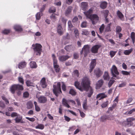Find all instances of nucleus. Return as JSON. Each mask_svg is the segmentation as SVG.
<instances>
[{
    "mask_svg": "<svg viewBox=\"0 0 135 135\" xmlns=\"http://www.w3.org/2000/svg\"><path fill=\"white\" fill-rule=\"evenodd\" d=\"M90 81L89 79L86 77H84L82 80L81 84L84 90H88L90 91V93H88V96L90 97L92 95L93 91L92 88L89 86Z\"/></svg>",
    "mask_w": 135,
    "mask_h": 135,
    "instance_id": "nucleus-1",
    "label": "nucleus"
},
{
    "mask_svg": "<svg viewBox=\"0 0 135 135\" xmlns=\"http://www.w3.org/2000/svg\"><path fill=\"white\" fill-rule=\"evenodd\" d=\"M32 46L33 47V49L36 55H40L42 51V46L39 44H33Z\"/></svg>",
    "mask_w": 135,
    "mask_h": 135,
    "instance_id": "nucleus-2",
    "label": "nucleus"
},
{
    "mask_svg": "<svg viewBox=\"0 0 135 135\" xmlns=\"http://www.w3.org/2000/svg\"><path fill=\"white\" fill-rule=\"evenodd\" d=\"M53 86V92L56 96H57L58 93H61L60 82H58L57 85H54Z\"/></svg>",
    "mask_w": 135,
    "mask_h": 135,
    "instance_id": "nucleus-3",
    "label": "nucleus"
},
{
    "mask_svg": "<svg viewBox=\"0 0 135 135\" xmlns=\"http://www.w3.org/2000/svg\"><path fill=\"white\" fill-rule=\"evenodd\" d=\"M23 89L22 86L19 84H14L11 86L10 90L12 93L14 94L16 90H22Z\"/></svg>",
    "mask_w": 135,
    "mask_h": 135,
    "instance_id": "nucleus-4",
    "label": "nucleus"
},
{
    "mask_svg": "<svg viewBox=\"0 0 135 135\" xmlns=\"http://www.w3.org/2000/svg\"><path fill=\"white\" fill-rule=\"evenodd\" d=\"M111 70V73L113 76V77L116 78H114V79H119L120 78L119 77L117 76V75H119V73L115 65H113L112 66Z\"/></svg>",
    "mask_w": 135,
    "mask_h": 135,
    "instance_id": "nucleus-5",
    "label": "nucleus"
},
{
    "mask_svg": "<svg viewBox=\"0 0 135 135\" xmlns=\"http://www.w3.org/2000/svg\"><path fill=\"white\" fill-rule=\"evenodd\" d=\"M52 57L53 60L54 66L55 70L57 73H58L60 69L59 66L58 64L57 60L54 54H52Z\"/></svg>",
    "mask_w": 135,
    "mask_h": 135,
    "instance_id": "nucleus-6",
    "label": "nucleus"
},
{
    "mask_svg": "<svg viewBox=\"0 0 135 135\" xmlns=\"http://www.w3.org/2000/svg\"><path fill=\"white\" fill-rule=\"evenodd\" d=\"M99 18V17L97 15L94 14L91 15L90 19L91 21L92 24L93 25H95L98 22Z\"/></svg>",
    "mask_w": 135,
    "mask_h": 135,
    "instance_id": "nucleus-7",
    "label": "nucleus"
},
{
    "mask_svg": "<svg viewBox=\"0 0 135 135\" xmlns=\"http://www.w3.org/2000/svg\"><path fill=\"white\" fill-rule=\"evenodd\" d=\"M90 47L88 45H85L82 48V50L80 52L81 54H82L83 52H84V56L85 57L87 54L89 52Z\"/></svg>",
    "mask_w": 135,
    "mask_h": 135,
    "instance_id": "nucleus-8",
    "label": "nucleus"
},
{
    "mask_svg": "<svg viewBox=\"0 0 135 135\" xmlns=\"http://www.w3.org/2000/svg\"><path fill=\"white\" fill-rule=\"evenodd\" d=\"M127 122L126 126L129 127L133 126V124L132 122L135 121V118L132 117H129L127 119Z\"/></svg>",
    "mask_w": 135,
    "mask_h": 135,
    "instance_id": "nucleus-9",
    "label": "nucleus"
},
{
    "mask_svg": "<svg viewBox=\"0 0 135 135\" xmlns=\"http://www.w3.org/2000/svg\"><path fill=\"white\" fill-rule=\"evenodd\" d=\"M93 9L92 8H91L88 11L84 12V13L87 18L90 19L92 15H91V13L93 12Z\"/></svg>",
    "mask_w": 135,
    "mask_h": 135,
    "instance_id": "nucleus-10",
    "label": "nucleus"
},
{
    "mask_svg": "<svg viewBox=\"0 0 135 135\" xmlns=\"http://www.w3.org/2000/svg\"><path fill=\"white\" fill-rule=\"evenodd\" d=\"M103 83L104 81L103 80L100 79L99 80L96 84V89H99L102 86Z\"/></svg>",
    "mask_w": 135,
    "mask_h": 135,
    "instance_id": "nucleus-11",
    "label": "nucleus"
},
{
    "mask_svg": "<svg viewBox=\"0 0 135 135\" xmlns=\"http://www.w3.org/2000/svg\"><path fill=\"white\" fill-rule=\"evenodd\" d=\"M36 98H38V102L41 103H44L46 102L47 99L44 96H41L37 98L36 96Z\"/></svg>",
    "mask_w": 135,
    "mask_h": 135,
    "instance_id": "nucleus-12",
    "label": "nucleus"
},
{
    "mask_svg": "<svg viewBox=\"0 0 135 135\" xmlns=\"http://www.w3.org/2000/svg\"><path fill=\"white\" fill-rule=\"evenodd\" d=\"M80 7L82 10L85 11L88 7V4L87 3L85 2H83L81 3Z\"/></svg>",
    "mask_w": 135,
    "mask_h": 135,
    "instance_id": "nucleus-13",
    "label": "nucleus"
},
{
    "mask_svg": "<svg viewBox=\"0 0 135 135\" xmlns=\"http://www.w3.org/2000/svg\"><path fill=\"white\" fill-rule=\"evenodd\" d=\"M40 85L43 88H45L46 87L47 84L45 78H43L41 79Z\"/></svg>",
    "mask_w": 135,
    "mask_h": 135,
    "instance_id": "nucleus-14",
    "label": "nucleus"
},
{
    "mask_svg": "<svg viewBox=\"0 0 135 135\" xmlns=\"http://www.w3.org/2000/svg\"><path fill=\"white\" fill-rule=\"evenodd\" d=\"M74 85L76 88L80 90L83 91L84 90V89L83 87L82 84H81V85L79 82L78 81H75L74 83Z\"/></svg>",
    "mask_w": 135,
    "mask_h": 135,
    "instance_id": "nucleus-15",
    "label": "nucleus"
},
{
    "mask_svg": "<svg viewBox=\"0 0 135 135\" xmlns=\"http://www.w3.org/2000/svg\"><path fill=\"white\" fill-rule=\"evenodd\" d=\"M100 47V46L98 45H96L92 47L91 49V51L92 52L96 53L98 52V50Z\"/></svg>",
    "mask_w": 135,
    "mask_h": 135,
    "instance_id": "nucleus-16",
    "label": "nucleus"
},
{
    "mask_svg": "<svg viewBox=\"0 0 135 135\" xmlns=\"http://www.w3.org/2000/svg\"><path fill=\"white\" fill-rule=\"evenodd\" d=\"M69 102V100H67L66 99L64 98L62 99V103L64 106L69 108L70 107V106L68 104Z\"/></svg>",
    "mask_w": 135,
    "mask_h": 135,
    "instance_id": "nucleus-17",
    "label": "nucleus"
},
{
    "mask_svg": "<svg viewBox=\"0 0 135 135\" xmlns=\"http://www.w3.org/2000/svg\"><path fill=\"white\" fill-rule=\"evenodd\" d=\"M70 57V56L68 55H63L60 56L59 57V59L60 61H63L66 60Z\"/></svg>",
    "mask_w": 135,
    "mask_h": 135,
    "instance_id": "nucleus-18",
    "label": "nucleus"
},
{
    "mask_svg": "<svg viewBox=\"0 0 135 135\" xmlns=\"http://www.w3.org/2000/svg\"><path fill=\"white\" fill-rule=\"evenodd\" d=\"M94 73L96 76L98 77H99L103 73L99 68H97L94 70Z\"/></svg>",
    "mask_w": 135,
    "mask_h": 135,
    "instance_id": "nucleus-19",
    "label": "nucleus"
},
{
    "mask_svg": "<svg viewBox=\"0 0 135 135\" xmlns=\"http://www.w3.org/2000/svg\"><path fill=\"white\" fill-rule=\"evenodd\" d=\"M106 97L107 95L104 94L100 93L97 95V98L98 99V100H101L102 99L105 98Z\"/></svg>",
    "mask_w": 135,
    "mask_h": 135,
    "instance_id": "nucleus-20",
    "label": "nucleus"
},
{
    "mask_svg": "<svg viewBox=\"0 0 135 135\" xmlns=\"http://www.w3.org/2000/svg\"><path fill=\"white\" fill-rule=\"evenodd\" d=\"M14 29L16 31L21 32L22 31V29L21 27L18 25H16L14 26Z\"/></svg>",
    "mask_w": 135,
    "mask_h": 135,
    "instance_id": "nucleus-21",
    "label": "nucleus"
},
{
    "mask_svg": "<svg viewBox=\"0 0 135 135\" xmlns=\"http://www.w3.org/2000/svg\"><path fill=\"white\" fill-rule=\"evenodd\" d=\"M107 119L111 120L109 116L105 115L102 116L100 118V120L101 122H104Z\"/></svg>",
    "mask_w": 135,
    "mask_h": 135,
    "instance_id": "nucleus-22",
    "label": "nucleus"
},
{
    "mask_svg": "<svg viewBox=\"0 0 135 135\" xmlns=\"http://www.w3.org/2000/svg\"><path fill=\"white\" fill-rule=\"evenodd\" d=\"M57 29V32L60 35H62L63 34V32L62 31V28L61 25H59L58 26Z\"/></svg>",
    "mask_w": 135,
    "mask_h": 135,
    "instance_id": "nucleus-23",
    "label": "nucleus"
},
{
    "mask_svg": "<svg viewBox=\"0 0 135 135\" xmlns=\"http://www.w3.org/2000/svg\"><path fill=\"white\" fill-rule=\"evenodd\" d=\"M107 3L105 1H103L101 2L100 7L103 9H105L107 7Z\"/></svg>",
    "mask_w": 135,
    "mask_h": 135,
    "instance_id": "nucleus-24",
    "label": "nucleus"
},
{
    "mask_svg": "<svg viewBox=\"0 0 135 135\" xmlns=\"http://www.w3.org/2000/svg\"><path fill=\"white\" fill-rule=\"evenodd\" d=\"M27 108L28 109H30L32 108L33 106V104L32 102L31 101L28 102L27 104Z\"/></svg>",
    "mask_w": 135,
    "mask_h": 135,
    "instance_id": "nucleus-25",
    "label": "nucleus"
},
{
    "mask_svg": "<svg viewBox=\"0 0 135 135\" xmlns=\"http://www.w3.org/2000/svg\"><path fill=\"white\" fill-rule=\"evenodd\" d=\"M83 107L84 110H86L88 107L87 105V99H86L84 100L83 104Z\"/></svg>",
    "mask_w": 135,
    "mask_h": 135,
    "instance_id": "nucleus-26",
    "label": "nucleus"
},
{
    "mask_svg": "<svg viewBox=\"0 0 135 135\" xmlns=\"http://www.w3.org/2000/svg\"><path fill=\"white\" fill-rule=\"evenodd\" d=\"M26 64L25 62H22L20 63L18 65V68L21 69L24 68L26 65Z\"/></svg>",
    "mask_w": 135,
    "mask_h": 135,
    "instance_id": "nucleus-27",
    "label": "nucleus"
},
{
    "mask_svg": "<svg viewBox=\"0 0 135 135\" xmlns=\"http://www.w3.org/2000/svg\"><path fill=\"white\" fill-rule=\"evenodd\" d=\"M30 66L32 68H36L37 67L36 62L34 61L31 62L30 63Z\"/></svg>",
    "mask_w": 135,
    "mask_h": 135,
    "instance_id": "nucleus-28",
    "label": "nucleus"
},
{
    "mask_svg": "<svg viewBox=\"0 0 135 135\" xmlns=\"http://www.w3.org/2000/svg\"><path fill=\"white\" fill-rule=\"evenodd\" d=\"M72 9L71 7L69 6L68 7L67 9L66 10L65 14L66 15H68L70 14L71 12Z\"/></svg>",
    "mask_w": 135,
    "mask_h": 135,
    "instance_id": "nucleus-29",
    "label": "nucleus"
},
{
    "mask_svg": "<svg viewBox=\"0 0 135 135\" xmlns=\"http://www.w3.org/2000/svg\"><path fill=\"white\" fill-rule=\"evenodd\" d=\"M132 50L133 49L132 48L129 50H125L124 51L123 53L126 55H129L131 53Z\"/></svg>",
    "mask_w": 135,
    "mask_h": 135,
    "instance_id": "nucleus-30",
    "label": "nucleus"
},
{
    "mask_svg": "<svg viewBox=\"0 0 135 135\" xmlns=\"http://www.w3.org/2000/svg\"><path fill=\"white\" fill-rule=\"evenodd\" d=\"M117 16L121 20H123V16L122 14L119 11H118L117 12Z\"/></svg>",
    "mask_w": 135,
    "mask_h": 135,
    "instance_id": "nucleus-31",
    "label": "nucleus"
},
{
    "mask_svg": "<svg viewBox=\"0 0 135 135\" xmlns=\"http://www.w3.org/2000/svg\"><path fill=\"white\" fill-rule=\"evenodd\" d=\"M22 118V116L18 114L15 120L16 123H19L21 122Z\"/></svg>",
    "mask_w": 135,
    "mask_h": 135,
    "instance_id": "nucleus-32",
    "label": "nucleus"
},
{
    "mask_svg": "<svg viewBox=\"0 0 135 135\" xmlns=\"http://www.w3.org/2000/svg\"><path fill=\"white\" fill-rule=\"evenodd\" d=\"M103 78L105 80H108L109 79L108 74L107 72H105L103 76Z\"/></svg>",
    "mask_w": 135,
    "mask_h": 135,
    "instance_id": "nucleus-33",
    "label": "nucleus"
},
{
    "mask_svg": "<svg viewBox=\"0 0 135 135\" xmlns=\"http://www.w3.org/2000/svg\"><path fill=\"white\" fill-rule=\"evenodd\" d=\"M79 73L78 70H75L73 72V75L75 78H76L79 76Z\"/></svg>",
    "mask_w": 135,
    "mask_h": 135,
    "instance_id": "nucleus-34",
    "label": "nucleus"
},
{
    "mask_svg": "<svg viewBox=\"0 0 135 135\" xmlns=\"http://www.w3.org/2000/svg\"><path fill=\"white\" fill-rule=\"evenodd\" d=\"M34 103L35 107V109L36 110L37 112H39L40 111V109L38 106L37 105V103L36 102H34Z\"/></svg>",
    "mask_w": 135,
    "mask_h": 135,
    "instance_id": "nucleus-35",
    "label": "nucleus"
},
{
    "mask_svg": "<svg viewBox=\"0 0 135 135\" xmlns=\"http://www.w3.org/2000/svg\"><path fill=\"white\" fill-rule=\"evenodd\" d=\"M58 15L57 14H52L50 16V18L53 21H55L57 20V17L55 16V15Z\"/></svg>",
    "mask_w": 135,
    "mask_h": 135,
    "instance_id": "nucleus-36",
    "label": "nucleus"
},
{
    "mask_svg": "<svg viewBox=\"0 0 135 135\" xmlns=\"http://www.w3.org/2000/svg\"><path fill=\"white\" fill-rule=\"evenodd\" d=\"M44 127V126L43 124H38L37 126L36 127V129H43Z\"/></svg>",
    "mask_w": 135,
    "mask_h": 135,
    "instance_id": "nucleus-37",
    "label": "nucleus"
},
{
    "mask_svg": "<svg viewBox=\"0 0 135 135\" xmlns=\"http://www.w3.org/2000/svg\"><path fill=\"white\" fill-rule=\"evenodd\" d=\"M68 30L72 31L73 30V26L72 25L71 22L70 21H68Z\"/></svg>",
    "mask_w": 135,
    "mask_h": 135,
    "instance_id": "nucleus-38",
    "label": "nucleus"
},
{
    "mask_svg": "<svg viewBox=\"0 0 135 135\" xmlns=\"http://www.w3.org/2000/svg\"><path fill=\"white\" fill-rule=\"evenodd\" d=\"M42 15V12H39L37 13L36 15V19L37 20L40 19Z\"/></svg>",
    "mask_w": 135,
    "mask_h": 135,
    "instance_id": "nucleus-39",
    "label": "nucleus"
},
{
    "mask_svg": "<svg viewBox=\"0 0 135 135\" xmlns=\"http://www.w3.org/2000/svg\"><path fill=\"white\" fill-rule=\"evenodd\" d=\"M96 64V61L95 59L93 60L90 63V66L94 68Z\"/></svg>",
    "mask_w": 135,
    "mask_h": 135,
    "instance_id": "nucleus-40",
    "label": "nucleus"
},
{
    "mask_svg": "<svg viewBox=\"0 0 135 135\" xmlns=\"http://www.w3.org/2000/svg\"><path fill=\"white\" fill-rule=\"evenodd\" d=\"M26 85L28 86H33V84L32 82L30 80H27L26 82Z\"/></svg>",
    "mask_w": 135,
    "mask_h": 135,
    "instance_id": "nucleus-41",
    "label": "nucleus"
},
{
    "mask_svg": "<svg viewBox=\"0 0 135 135\" xmlns=\"http://www.w3.org/2000/svg\"><path fill=\"white\" fill-rule=\"evenodd\" d=\"M56 10V8L55 7H52L49 9V12L50 13H53L55 12Z\"/></svg>",
    "mask_w": 135,
    "mask_h": 135,
    "instance_id": "nucleus-42",
    "label": "nucleus"
},
{
    "mask_svg": "<svg viewBox=\"0 0 135 135\" xmlns=\"http://www.w3.org/2000/svg\"><path fill=\"white\" fill-rule=\"evenodd\" d=\"M134 113H135V108H133L130 111H127L126 112L127 114H131Z\"/></svg>",
    "mask_w": 135,
    "mask_h": 135,
    "instance_id": "nucleus-43",
    "label": "nucleus"
},
{
    "mask_svg": "<svg viewBox=\"0 0 135 135\" xmlns=\"http://www.w3.org/2000/svg\"><path fill=\"white\" fill-rule=\"evenodd\" d=\"M131 38L133 44L134 43L135 40V34L134 32H132L131 34Z\"/></svg>",
    "mask_w": 135,
    "mask_h": 135,
    "instance_id": "nucleus-44",
    "label": "nucleus"
},
{
    "mask_svg": "<svg viewBox=\"0 0 135 135\" xmlns=\"http://www.w3.org/2000/svg\"><path fill=\"white\" fill-rule=\"evenodd\" d=\"M111 24H108L107 26L105 27V32H108L111 31L110 26Z\"/></svg>",
    "mask_w": 135,
    "mask_h": 135,
    "instance_id": "nucleus-45",
    "label": "nucleus"
},
{
    "mask_svg": "<svg viewBox=\"0 0 135 135\" xmlns=\"http://www.w3.org/2000/svg\"><path fill=\"white\" fill-rule=\"evenodd\" d=\"M10 31V30L9 29H5L2 31V33L6 35L9 33Z\"/></svg>",
    "mask_w": 135,
    "mask_h": 135,
    "instance_id": "nucleus-46",
    "label": "nucleus"
},
{
    "mask_svg": "<svg viewBox=\"0 0 135 135\" xmlns=\"http://www.w3.org/2000/svg\"><path fill=\"white\" fill-rule=\"evenodd\" d=\"M89 32L86 30H84L82 31V34L85 35H87L89 34Z\"/></svg>",
    "mask_w": 135,
    "mask_h": 135,
    "instance_id": "nucleus-47",
    "label": "nucleus"
},
{
    "mask_svg": "<svg viewBox=\"0 0 135 135\" xmlns=\"http://www.w3.org/2000/svg\"><path fill=\"white\" fill-rule=\"evenodd\" d=\"M117 52V51H110L109 52V54L111 57H113L115 55Z\"/></svg>",
    "mask_w": 135,
    "mask_h": 135,
    "instance_id": "nucleus-48",
    "label": "nucleus"
},
{
    "mask_svg": "<svg viewBox=\"0 0 135 135\" xmlns=\"http://www.w3.org/2000/svg\"><path fill=\"white\" fill-rule=\"evenodd\" d=\"M108 102L107 101L103 103L101 105L102 107L103 108H104L106 107L108 104Z\"/></svg>",
    "mask_w": 135,
    "mask_h": 135,
    "instance_id": "nucleus-49",
    "label": "nucleus"
},
{
    "mask_svg": "<svg viewBox=\"0 0 135 135\" xmlns=\"http://www.w3.org/2000/svg\"><path fill=\"white\" fill-rule=\"evenodd\" d=\"M74 32L75 34V36L76 38L79 37V33L77 29H75L74 30Z\"/></svg>",
    "mask_w": 135,
    "mask_h": 135,
    "instance_id": "nucleus-50",
    "label": "nucleus"
},
{
    "mask_svg": "<svg viewBox=\"0 0 135 135\" xmlns=\"http://www.w3.org/2000/svg\"><path fill=\"white\" fill-rule=\"evenodd\" d=\"M69 93L70 94L73 95H75L76 94V92L75 91L74 89H72L70 90Z\"/></svg>",
    "mask_w": 135,
    "mask_h": 135,
    "instance_id": "nucleus-51",
    "label": "nucleus"
},
{
    "mask_svg": "<svg viewBox=\"0 0 135 135\" xmlns=\"http://www.w3.org/2000/svg\"><path fill=\"white\" fill-rule=\"evenodd\" d=\"M121 30L122 28L120 26H118L117 27L116 29V31L118 33L119 32H121Z\"/></svg>",
    "mask_w": 135,
    "mask_h": 135,
    "instance_id": "nucleus-52",
    "label": "nucleus"
},
{
    "mask_svg": "<svg viewBox=\"0 0 135 135\" xmlns=\"http://www.w3.org/2000/svg\"><path fill=\"white\" fill-rule=\"evenodd\" d=\"M114 80H110L108 84V87L109 88L114 83Z\"/></svg>",
    "mask_w": 135,
    "mask_h": 135,
    "instance_id": "nucleus-53",
    "label": "nucleus"
},
{
    "mask_svg": "<svg viewBox=\"0 0 135 135\" xmlns=\"http://www.w3.org/2000/svg\"><path fill=\"white\" fill-rule=\"evenodd\" d=\"M104 28V26L103 24L99 28V30L100 32L102 33L103 32Z\"/></svg>",
    "mask_w": 135,
    "mask_h": 135,
    "instance_id": "nucleus-54",
    "label": "nucleus"
},
{
    "mask_svg": "<svg viewBox=\"0 0 135 135\" xmlns=\"http://www.w3.org/2000/svg\"><path fill=\"white\" fill-rule=\"evenodd\" d=\"M18 80L22 84H24V80L22 77H19L18 78Z\"/></svg>",
    "mask_w": 135,
    "mask_h": 135,
    "instance_id": "nucleus-55",
    "label": "nucleus"
},
{
    "mask_svg": "<svg viewBox=\"0 0 135 135\" xmlns=\"http://www.w3.org/2000/svg\"><path fill=\"white\" fill-rule=\"evenodd\" d=\"M87 23L86 22H83L81 24V26L82 28H84L86 27Z\"/></svg>",
    "mask_w": 135,
    "mask_h": 135,
    "instance_id": "nucleus-56",
    "label": "nucleus"
},
{
    "mask_svg": "<svg viewBox=\"0 0 135 135\" xmlns=\"http://www.w3.org/2000/svg\"><path fill=\"white\" fill-rule=\"evenodd\" d=\"M62 89L64 91H65L66 90V86L65 85L64 83L63 82H62Z\"/></svg>",
    "mask_w": 135,
    "mask_h": 135,
    "instance_id": "nucleus-57",
    "label": "nucleus"
},
{
    "mask_svg": "<svg viewBox=\"0 0 135 135\" xmlns=\"http://www.w3.org/2000/svg\"><path fill=\"white\" fill-rule=\"evenodd\" d=\"M121 73L123 75H128L130 74V72L124 71H122Z\"/></svg>",
    "mask_w": 135,
    "mask_h": 135,
    "instance_id": "nucleus-58",
    "label": "nucleus"
},
{
    "mask_svg": "<svg viewBox=\"0 0 135 135\" xmlns=\"http://www.w3.org/2000/svg\"><path fill=\"white\" fill-rule=\"evenodd\" d=\"M29 94L27 92H25L23 94V96L25 98H27L28 97Z\"/></svg>",
    "mask_w": 135,
    "mask_h": 135,
    "instance_id": "nucleus-59",
    "label": "nucleus"
},
{
    "mask_svg": "<svg viewBox=\"0 0 135 135\" xmlns=\"http://www.w3.org/2000/svg\"><path fill=\"white\" fill-rule=\"evenodd\" d=\"M79 110L81 116L82 118L84 117L85 115V114L83 112L81 111L80 110Z\"/></svg>",
    "mask_w": 135,
    "mask_h": 135,
    "instance_id": "nucleus-60",
    "label": "nucleus"
},
{
    "mask_svg": "<svg viewBox=\"0 0 135 135\" xmlns=\"http://www.w3.org/2000/svg\"><path fill=\"white\" fill-rule=\"evenodd\" d=\"M26 118L29 120L33 122H34L35 120V119L34 118H30L28 117H26Z\"/></svg>",
    "mask_w": 135,
    "mask_h": 135,
    "instance_id": "nucleus-61",
    "label": "nucleus"
},
{
    "mask_svg": "<svg viewBox=\"0 0 135 135\" xmlns=\"http://www.w3.org/2000/svg\"><path fill=\"white\" fill-rule=\"evenodd\" d=\"M133 100V99L132 98L130 97L129 98L127 101L126 103L128 104L131 103Z\"/></svg>",
    "mask_w": 135,
    "mask_h": 135,
    "instance_id": "nucleus-62",
    "label": "nucleus"
},
{
    "mask_svg": "<svg viewBox=\"0 0 135 135\" xmlns=\"http://www.w3.org/2000/svg\"><path fill=\"white\" fill-rule=\"evenodd\" d=\"M75 129V126H73L72 127H70L69 130L70 131H73Z\"/></svg>",
    "mask_w": 135,
    "mask_h": 135,
    "instance_id": "nucleus-63",
    "label": "nucleus"
},
{
    "mask_svg": "<svg viewBox=\"0 0 135 135\" xmlns=\"http://www.w3.org/2000/svg\"><path fill=\"white\" fill-rule=\"evenodd\" d=\"M73 55L74 59H78L79 56L78 54L76 53H74Z\"/></svg>",
    "mask_w": 135,
    "mask_h": 135,
    "instance_id": "nucleus-64",
    "label": "nucleus"
}]
</instances>
